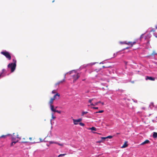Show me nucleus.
Listing matches in <instances>:
<instances>
[{
	"mask_svg": "<svg viewBox=\"0 0 157 157\" xmlns=\"http://www.w3.org/2000/svg\"><path fill=\"white\" fill-rule=\"evenodd\" d=\"M13 63H10L8 65V68L10 69L11 72H13L14 71L16 66V60L13 59Z\"/></svg>",
	"mask_w": 157,
	"mask_h": 157,
	"instance_id": "obj_1",
	"label": "nucleus"
},
{
	"mask_svg": "<svg viewBox=\"0 0 157 157\" xmlns=\"http://www.w3.org/2000/svg\"><path fill=\"white\" fill-rule=\"evenodd\" d=\"M1 53L5 56L9 60H10L11 59V56L10 54L7 52L3 51L1 52Z\"/></svg>",
	"mask_w": 157,
	"mask_h": 157,
	"instance_id": "obj_2",
	"label": "nucleus"
},
{
	"mask_svg": "<svg viewBox=\"0 0 157 157\" xmlns=\"http://www.w3.org/2000/svg\"><path fill=\"white\" fill-rule=\"evenodd\" d=\"M73 78L74 79L73 82H74L80 77V75L79 73H76L73 75Z\"/></svg>",
	"mask_w": 157,
	"mask_h": 157,
	"instance_id": "obj_3",
	"label": "nucleus"
},
{
	"mask_svg": "<svg viewBox=\"0 0 157 157\" xmlns=\"http://www.w3.org/2000/svg\"><path fill=\"white\" fill-rule=\"evenodd\" d=\"M82 118H79L78 119H73V121L74 124L75 125H77L80 122H81L82 121Z\"/></svg>",
	"mask_w": 157,
	"mask_h": 157,
	"instance_id": "obj_4",
	"label": "nucleus"
},
{
	"mask_svg": "<svg viewBox=\"0 0 157 157\" xmlns=\"http://www.w3.org/2000/svg\"><path fill=\"white\" fill-rule=\"evenodd\" d=\"M66 74L64 75V78L61 81H59L58 82H57L55 84V86L59 85V84H62L65 81V78H66Z\"/></svg>",
	"mask_w": 157,
	"mask_h": 157,
	"instance_id": "obj_5",
	"label": "nucleus"
},
{
	"mask_svg": "<svg viewBox=\"0 0 157 157\" xmlns=\"http://www.w3.org/2000/svg\"><path fill=\"white\" fill-rule=\"evenodd\" d=\"M95 99V98H93L91 99H90L89 101L88 102L89 103H90V105H92V106H94L97 105H98V104L97 102H95L94 104L93 103H92V101H93Z\"/></svg>",
	"mask_w": 157,
	"mask_h": 157,
	"instance_id": "obj_6",
	"label": "nucleus"
},
{
	"mask_svg": "<svg viewBox=\"0 0 157 157\" xmlns=\"http://www.w3.org/2000/svg\"><path fill=\"white\" fill-rule=\"evenodd\" d=\"M54 100L51 98L50 100L48 102V104L50 106L51 109H52V106H53V107H54V105H52L53 103Z\"/></svg>",
	"mask_w": 157,
	"mask_h": 157,
	"instance_id": "obj_7",
	"label": "nucleus"
},
{
	"mask_svg": "<svg viewBox=\"0 0 157 157\" xmlns=\"http://www.w3.org/2000/svg\"><path fill=\"white\" fill-rule=\"evenodd\" d=\"M21 142L22 143H27L29 142L28 138L27 137H25L22 139Z\"/></svg>",
	"mask_w": 157,
	"mask_h": 157,
	"instance_id": "obj_8",
	"label": "nucleus"
},
{
	"mask_svg": "<svg viewBox=\"0 0 157 157\" xmlns=\"http://www.w3.org/2000/svg\"><path fill=\"white\" fill-rule=\"evenodd\" d=\"M60 94L59 93H57L56 94H55L53 98H52L54 100H55L56 99H59V97H60Z\"/></svg>",
	"mask_w": 157,
	"mask_h": 157,
	"instance_id": "obj_9",
	"label": "nucleus"
},
{
	"mask_svg": "<svg viewBox=\"0 0 157 157\" xmlns=\"http://www.w3.org/2000/svg\"><path fill=\"white\" fill-rule=\"evenodd\" d=\"M6 73V71L5 69H3L2 72L0 74V77H3L5 76V74Z\"/></svg>",
	"mask_w": 157,
	"mask_h": 157,
	"instance_id": "obj_10",
	"label": "nucleus"
},
{
	"mask_svg": "<svg viewBox=\"0 0 157 157\" xmlns=\"http://www.w3.org/2000/svg\"><path fill=\"white\" fill-rule=\"evenodd\" d=\"M136 43V41H134L133 42H127V44L128 45H130L131 46V47L133 46V45L135 44Z\"/></svg>",
	"mask_w": 157,
	"mask_h": 157,
	"instance_id": "obj_11",
	"label": "nucleus"
},
{
	"mask_svg": "<svg viewBox=\"0 0 157 157\" xmlns=\"http://www.w3.org/2000/svg\"><path fill=\"white\" fill-rule=\"evenodd\" d=\"M52 109H51V110L54 112H57L59 113H61V111H59L58 110H56L54 108V107H53V106L52 107Z\"/></svg>",
	"mask_w": 157,
	"mask_h": 157,
	"instance_id": "obj_12",
	"label": "nucleus"
},
{
	"mask_svg": "<svg viewBox=\"0 0 157 157\" xmlns=\"http://www.w3.org/2000/svg\"><path fill=\"white\" fill-rule=\"evenodd\" d=\"M146 79V80L148 79L150 80L154 81L155 78L147 76Z\"/></svg>",
	"mask_w": 157,
	"mask_h": 157,
	"instance_id": "obj_13",
	"label": "nucleus"
},
{
	"mask_svg": "<svg viewBox=\"0 0 157 157\" xmlns=\"http://www.w3.org/2000/svg\"><path fill=\"white\" fill-rule=\"evenodd\" d=\"M149 143H150V141L148 140H145L144 141L141 143L140 145H143L146 144H148Z\"/></svg>",
	"mask_w": 157,
	"mask_h": 157,
	"instance_id": "obj_14",
	"label": "nucleus"
},
{
	"mask_svg": "<svg viewBox=\"0 0 157 157\" xmlns=\"http://www.w3.org/2000/svg\"><path fill=\"white\" fill-rule=\"evenodd\" d=\"M128 142L127 141H125L123 145L121 147V148H124L127 147L128 146V144H127Z\"/></svg>",
	"mask_w": 157,
	"mask_h": 157,
	"instance_id": "obj_15",
	"label": "nucleus"
},
{
	"mask_svg": "<svg viewBox=\"0 0 157 157\" xmlns=\"http://www.w3.org/2000/svg\"><path fill=\"white\" fill-rule=\"evenodd\" d=\"M15 133H14L13 134V136L11 137V140L12 141H15V140H16Z\"/></svg>",
	"mask_w": 157,
	"mask_h": 157,
	"instance_id": "obj_16",
	"label": "nucleus"
},
{
	"mask_svg": "<svg viewBox=\"0 0 157 157\" xmlns=\"http://www.w3.org/2000/svg\"><path fill=\"white\" fill-rule=\"evenodd\" d=\"M18 140H17L16 141H12V142L10 146H13L14 144H15L16 143H17V142H18Z\"/></svg>",
	"mask_w": 157,
	"mask_h": 157,
	"instance_id": "obj_17",
	"label": "nucleus"
},
{
	"mask_svg": "<svg viewBox=\"0 0 157 157\" xmlns=\"http://www.w3.org/2000/svg\"><path fill=\"white\" fill-rule=\"evenodd\" d=\"M153 137L154 138H156L157 137V133L154 132L153 135Z\"/></svg>",
	"mask_w": 157,
	"mask_h": 157,
	"instance_id": "obj_18",
	"label": "nucleus"
},
{
	"mask_svg": "<svg viewBox=\"0 0 157 157\" xmlns=\"http://www.w3.org/2000/svg\"><path fill=\"white\" fill-rule=\"evenodd\" d=\"M89 129L91 130H94V131H96L97 130V129L94 127H93L91 128H90Z\"/></svg>",
	"mask_w": 157,
	"mask_h": 157,
	"instance_id": "obj_19",
	"label": "nucleus"
},
{
	"mask_svg": "<svg viewBox=\"0 0 157 157\" xmlns=\"http://www.w3.org/2000/svg\"><path fill=\"white\" fill-rule=\"evenodd\" d=\"M15 137L19 139V140H21V138L19 136V135L17 133H15Z\"/></svg>",
	"mask_w": 157,
	"mask_h": 157,
	"instance_id": "obj_20",
	"label": "nucleus"
},
{
	"mask_svg": "<svg viewBox=\"0 0 157 157\" xmlns=\"http://www.w3.org/2000/svg\"><path fill=\"white\" fill-rule=\"evenodd\" d=\"M51 115H52V119H54L55 118H56V117H54V114L53 113H52L51 114Z\"/></svg>",
	"mask_w": 157,
	"mask_h": 157,
	"instance_id": "obj_21",
	"label": "nucleus"
},
{
	"mask_svg": "<svg viewBox=\"0 0 157 157\" xmlns=\"http://www.w3.org/2000/svg\"><path fill=\"white\" fill-rule=\"evenodd\" d=\"M87 112H82V116H83L84 114H86L88 113Z\"/></svg>",
	"mask_w": 157,
	"mask_h": 157,
	"instance_id": "obj_22",
	"label": "nucleus"
},
{
	"mask_svg": "<svg viewBox=\"0 0 157 157\" xmlns=\"http://www.w3.org/2000/svg\"><path fill=\"white\" fill-rule=\"evenodd\" d=\"M120 43L122 44H127V42L126 41L120 42Z\"/></svg>",
	"mask_w": 157,
	"mask_h": 157,
	"instance_id": "obj_23",
	"label": "nucleus"
},
{
	"mask_svg": "<svg viewBox=\"0 0 157 157\" xmlns=\"http://www.w3.org/2000/svg\"><path fill=\"white\" fill-rule=\"evenodd\" d=\"M7 135H3L0 137V138H5L7 137Z\"/></svg>",
	"mask_w": 157,
	"mask_h": 157,
	"instance_id": "obj_24",
	"label": "nucleus"
},
{
	"mask_svg": "<svg viewBox=\"0 0 157 157\" xmlns=\"http://www.w3.org/2000/svg\"><path fill=\"white\" fill-rule=\"evenodd\" d=\"M79 124L80 125H81V126H83L85 125V124L82 122H80V123H79Z\"/></svg>",
	"mask_w": 157,
	"mask_h": 157,
	"instance_id": "obj_25",
	"label": "nucleus"
},
{
	"mask_svg": "<svg viewBox=\"0 0 157 157\" xmlns=\"http://www.w3.org/2000/svg\"><path fill=\"white\" fill-rule=\"evenodd\" d=\"M66 154H60L58 156V157H60L61 156H64L65 155H66Z\"/></svg>",
	"mask_w": 157,
	"mask_h": 157,
	"instance_id": "obj_26",
	"label": "nucleus"
},
{
	"mask_svg": "<svg viewBox=\"0 0 157 157\" xmlns=\"http://www.w3.org/2000/svg\"><path fill=\"white\" fill-rule=\"evenodd\" d=\"M57 142H52V141H50L49 143L50 144H57Z\"/></svg>",
	"mask_w": 157,
	"mask_h": 157,
	"instance_id": "obj_27",
	"label": "nucleus"
},
{
	"mask_svg": "<svg viewBox=\"0 0 157 157\" xmlns=\"http://www.w3.org/2000/svg\"><path fill=\"white\" fill-rule=\"evenodd\" d=\"M104 112L103 110H100L98 112H97L95 113H102Z\"/></svg>",
	"mask_w": 157,
	"mask_h": 157,
	"instance_id": "obj_28",
	"label": "nucleus"
},
{
	"mask_svg": "<svg viewBox=\"0 0 157 157\" xmlns=\"http://www.w3.org/2000/svg\"><path fill=\"white\" fill-rule=\"evenodd\" d=\"M56 144H57L58 145H59V146H63V144H60V143H59L58 142H57Z\"/></svg>",
	"mask_w": 157,
	"mask_h": 157,
	"instance_id": "obj_29",
	"label": "nucleus"
},
{
	"mask_svg": "<svg viewBox=\"0 0 157 157\" xmlns=\"http://www.w3.org/2000/svg\"><path fill=\"white\" fill-rule=\"evenodd\" d=\"M106 138H107L111 139V138H112V136H108L106 137Z\"/></svg>",
	"mask_w": 157,
	"mask_h": 157,
	"instance_id": "obj_30",
	"label": "nucleus"
},
{
	"mask_svg": "<svg viewBox=\"0 0 157 157\" xmlns=\"http://www.w3.org/2000/svg\"><path fill=\"white\" fill-rule=\"evenodd\" d=\"M56 90H54L52 91V94L56 93Z\"/></svg>",
	"mask_w": 157,
	"mask_h": 157,
	"instance_id": "obj_31",
	"label": "nucleus"
},
{
	"mask_svg": "<svg viewBox=\"0 0 157 157\" xmlns=\"http://www.w3.org/2000/svg\"><path fill=\"white\" fill-rule=\"evenodd\" d=\"M92 109H98V107H92Z\"/></svg>",
	"mask_w": 157,
	"mask_h": 157,
	"instance_id": "obj_32",
	"label": "nucleus"
},
{
	"mask_svg": "<svg viewBox=\"0 0 157 157\" xmlns=\"http://www.w3.org/2000/svg\"><path fill=\"white\" fill-rule=\"evenodd\" d=\"M101 139L102 140H105L106 139H107L106 137H101Z\"/></svg>",
	"mask_w": 157,
	"mask_h": 157,
	"instance_id": "obj_33",
	"label": "nucleus"
},
{
	"mask_svg": "<svg viewBox=\"0 0 157 157\" xmlns=\"http://www.w3.org/2000/svg\"><path fill=\"white\" fill-rule=\"evenodd\" d=\"M155 30L154 29H152V30H151L150 31V32H155Z\"/></svg>",
	"mask_w": 157,
	"mask_h": 157,
	"instance_id": "obj_34",
	"label": "nucleus"
},
{
	"mask_svg": "<svg viewBox=\"0 0 157 157\" xmlns=\"http://www.w3.org/2000/svg\"><path fill=\"white\" fill-rule=\"evenodd\" d=\"M72 71H70L69 72L67 73V74L69 73V74H71L72 73Z\"/></svg>",
	"mask_w": 157,
	"mask_h": 157,
	"instance_id": "obj_35",
	"label": "nucleus"
},
{
	"mask_svg": "<svg viewBox=\"0 0 157 157\" xmlns=\"http://www.w3.org/2000/svg\"><path fill=\"white\" fill-rule=\"evenodd\" d=\"M29 139L30 140V141H31L32 139V137H29Z\"/></svg>",
	"mask_w": 157,
	"mask_h": 157,
	"instance_id": "obj_36",
	"label": "nucleus"
},
{
	"mask_svg": "<svg viewBox=\"0 0 157 157\" xmlns=\"http://www.w3.org/2000/svg\"><path fill=\"white\" fill-rule=\"evenodd\" d=\"M97 102V103H98H98H101V101H99L98 102Z\"/></svg>",
	"mask_w": 157,
	"mask_h": 157,
	"instance_id": "obj_37",
	"label": "nucleus"
},
{
	"mask_svg": "<svg viewBox=\"0 0 157 157\" xmlns=\"http://www.w3.org/2000/svg\"><path fill=\"white\" fill-rule=\"evenodd\" d=\"M154 35L156 37H157V36L156 34H154Z\"/></svg>",
	"mask_w": 157,
	"mask_h": 157,
	"instance_id": "obj_38",
	"label": "nucleus"
},
{
	"mask_svg": "<svg viewBox=\"0 0 157 157\" xmlns=\"http://www.w3.org/2000/svg\"><path fill=\"white\" fill-rule=\"evenodd\" d=\"M101 103L102 104V105H104V102H101Z\"/></svg>",
	"mask_w": 157,
	"mask_h": 157,
	"instance_id": "obj_39",
	"label": "nucleus"
},
{
	"mask_svg": "<svg viewBox=\"0 0 157 157\" xmlns=\"http://www.w3.org/2000/svg\"><path fill=\"white\" fill-rule=\"evenodd\" d=\"M114 55L115 56H116V55H117V54H114Z\"/></svg>",
	"mask_w": 157,
	"mask_h": 157,
	"instance_id": "obj_40",
	"label": "nucleus"
},
{
	"mask_svg": "<svg viewBox=\"0 0 157 157\" xmlns=\"http://www.w3.org/2000/svg\"><path fill=\"white\" fill-rule=\"evenodd\" d=\"M54 1H54V0H53V1H52V2H54Z\"/></svg>",
	"mask_w": 157,
	"mask_h": 157,
	"instance_id": "obj_41",
	"label": "nucleus"
},
{
	"mask_svg": "<svg viewBox=\"0 0 157 157\" xmlns=\"http://www.w3.org/2000/svg\"><path fill=\"white\" fill-rule=\"evenodd\" d=\"M57 107H56V108H55V109H56V108H57Z\"/></svg>",
	"mask_w": 157,
	"mask_h": 157,
	"instance_id": "obj_42",
	"label": "nucleus"
},
{
	"mask_svg": "<svg viewBox=\"0 0 157 157\" xmlns=\"http://www.w3.org/2000/svg\"><path fill=\"white\" fill-rule=\"evenodd\" d=\"M93 133H96V132H93Z\"/></svg>",
	"mask_w": 157,
	"mask_h": 157,
	"instance_id": "obj_43",
	"label": "nucleus"
},
{
	"mask_svg": "<svg viewBox=\"0 0 157 157\" xmlns=\"http://www.w3.org/2000/svg\"><path fill=\"white\" fill-rule=\"evenodd\" d=\"M101 142V141H99L98 142H99V143H100V142Z\"/></svg>",
	"mask_w": 157,
	"mask_h": 157,
	"instance_id": "obj_44",
	"label": "nucleus"
},
{
	"mask_svg": "<svg viewBox=\"0 0 157 157\" xmlns=\"http://www.w3.org/2000/svg\"><path fill=\"white\" fill-rule=\"evenodd\" d=\"M127 62H125V63H126V64H127Z\"/></svg>",
	"mask_w": 157,
	"mask_h": 157,
	"instance_id": "obj_45",
	"label": "nucleus"
},
{
	"mask_svg": "<svg viewBox=\"0 0 157 157\" xmlns=\"http://www.w3.org/2000/svg\"><path fill=\"white\" fill-rule=\"evenodd\" d=\"M128 48H126L128 49Z\"/></svg>",
	"mask_w": 157,
	"mask_h": 157,
	"instance_id": "obj_46",
	"label": "nucleus"
},
{
	"mask_svg": "<svg viewBox=\"0 0 157 157\" xmlns=\"http://www.w3.org/2000/svg\"><path fill=\"white\" fill-rule=\"evenodd\" d=\"M1 77H0V78H1Z\"/></svg>",
	"mask_w": 157,
	"mask_h": 157,
	"instance_id": "obj_47",
	"label": "nucleus"
}]
</instances>
